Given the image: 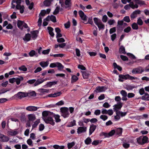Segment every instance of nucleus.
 Returning a JSON list of instances; mask_svg holds the SVG:
<instances>
[{
	"label": "nucleus",
	"mask_w": 149,
	"mask_h": 149,
	"mask_svg": "<svg viewBox=\"0 0 149 149\" xmlns=\"http://www.w3.org/2000/svg\"><path fill=\"white\" fill-rule=\"evenodd\" d=\"M54 116V113H52L49 116L47 117L43 118L42 119L46 123L52 125H54L55 124V122L53 119Z\"/></svg>",
	"instance_id": "nucleus-1"
},
{
	"label": "nucleus",
	"mask_w": 149,
	"mask_h": 149,
	"mask_svg": "<svg viewBox=\"0 0 149 149\" xmlns=\"http://www.w3.org/2000/svg\"><path fill=\"white\" fill-rule=\"evenodd\" d=\"M119 79L118 80L120 82L123 81V80L122 79L126 80L127 79H129L130 80H132L133 79H137L136 77H133L130 76L128 74L123 75L122 74H120L119 75Z\"/></svg>",
	"instance_id": "nucleus-2"
},
{
	"label": "nucleus",
	"mask_w": 149,
	"mask_h": 149,
	"mask_svg": "<svg viewBox=\"0 0 149 149\" xmlns=\"http://www.w3.org/2000/svg\"><path fill=\"white\" fill-rule=\"evenodd\" d=\"M61 112V115L64 118L68 117L69 116L68 112L69 109L67 107H62L60 109Z\"/></svg>",
	"instance_id": "nucleus-3"
},
{
	"label": "nucleus",
	"mask_w": 149,
	"mask_h": 149,
	"mask_svg": "<svg viewBox=\"0 0 149 149\" xmlns=\"http://www.w3.org/2000/svg\"><path fill=\"white\" fill-rule=\"evenodd\" d=\"M144 70L143 68L140 66L133 69L132 73L133 74H141L143 72Z\"/></svg>",
	"instance_id": "nucleus-4"
},
{
	"label": "nucleus",
	"mask_w": 149,
	"mask_h": 149,
	"mask_svg": "<svg viewBox=\"0 0 149 149\" xmlns=\"http://www.w3.org/2000/svg\"><path fill=\"white\" fill-rule=\"evenodd\" d=\"M141 11L137 10L134 11L130 15L131 19L132 20L134 19L137 16V15L141 13Z\"/></svg>",
	"instance_id": "nucleus-5"
},
{
	"label": "nucleus",
	"mask_w": 149,
	"mask_h": 149,
	"mask_svg": "<svg viewBox=\"0 0 149 149\" xmlns=\"http://www.w3.org/2000/svg\"><path fill=\"white\" fill-rule=\"evenodd\" d=\"M122 103L121 102H119L117 104H115L113 107H114L113 108L114 111L116 112V111H119L118 110H119L121 109L122 107Z\"/></svg>",
	"instance_id": "nucleus-6"
},
{
	"label": "nucleus",
	"mask_w": 149,
	"mask_h": 149,
	"mask_svg": "<svg viewBox=\"0 0 149 149\" xmlns=\"http://www.w3.org/2000/svg\"><path fill=\"white\" fill-rule=\"evenodd\" d=\"M47 21H49L51 20L53 22H56V17L54 15H52L51 16H48L45 19Z\"/></svg>",
	"instance_id": "nucleus-7"
},
{
	"label": "nucleus",
	"mask_w": 149,
	"mask_h": 149,
	"mask_svg": "<svg viewBox=\"0 0 149 149\" xmlns=\"http://www.w3.org/2000/svg\"><path fill=\"white\" fill-rule=\"evenodd\" d=\"M107 88L105 87L98 86L96 87L94 91L96 93H97L104 91Z\"/></svg>",
	"instance_id": "nucleus-8"
},
{
	"label": "nucleus",
	"mask_w": 149,
	"mask_h": 149,
	"mask_svg": "<svg viewBox=\"0 0 149 149\" xmlns=\"http://www.w3.org/2000/svg\"><path fill=\"white\" fill-rule=\"evenodd\" d=\"M9 140V138L3 134H0V141L2 142H7Z\"/></svg>",
	"instance_id": "nucleus-9"
},
{
	"label": "nucleus",
	"mask_w": 149,
	"mask_h": 149,
	"mask_svg": "<svg viewBox=\"0 0 149 149\" xmlns=\"http://www.w3.org/2000/svg\"><path fill=\"white\" fill-rule=\"evenodd\" d=\"M17 95L18 97L20 99L23 97L28 96L27 93L21 92H19L17 94Z\"/></svg>",
	"instance_id": "nucleus-10"
},
{
	"label": "nucleus",
	"mask_w": 149,
	"mask_h": 149,
	"mask_svg": "<svg viewBox=\"0 0 149 149\" xmlns=\"http://www.w3.org/2000/svg\"><path fill=\"white\" fill-rule=\"evenodd\" d=\"M79 14L81 19L84 21L87 20V17L84 14V13L83 11H82V10L79 11Z\"/></svg>",
	"instance_id": "nucleus-11"
},
{
	"label": "nucleus",
	"mask_w": 149,
	"mask_h": 149,
	"mask_svg": "<svg viewBox=\"0 0 149 149\" xmlns=\"http://www.w3.org/2000/svg\"><path fill=\"white\" fill-rule=\"evenodd\" d=\"M38 32V30L31 31V38L33 40L37 38Z\"/></svg>",
	"instance_id": "nucleus-12"
},
{
	"label": "nucleus",
	"mask_w": 149,
	"mask_h": 149,
	"mask_svg": "<svg viewBox=\"0 0 149 149\" xmlns=\"http://www.w3.org/2000/svg\"><path fill=\"white\" fill-rule=\"evenodd\" d=\"M123 20L118 21V24L117 27V31L118 32L120 30H122L123 28L121 26L123 24Z\"/></svg>",
	"instance_id": "nucleus-13"
},
{
	"label": "nucleus",
	"mask_w": 149,
	"mask_h": 149,
	"mask_svg": "<svg viewBox=\"0 0 149 149\" xmlns=\"http://www.w3.org/2000/svg\"><path fill=\"white\" fill-rule=\"evenodd\" d=\"M97 127V126L94 124H92L90 125L89 130V134L90 135L95 130Z\"/></svg>",
	"instance_id": "nucleus-14"
},
{
	"label": "nucleus",
	"mask_w": 149,
	"mask_h": 149,
	"mask_svg": "<svg viewBox=\"0 0 149 149\" xmlns=\"http://www.w3.org/2000/svg\"><path fill=\"white\" fill-rule=\"evenodd\" d=\"M86 129L87 128L86 127H79L77 129V132L79 134L83 132H85L86 131Z\"/></svg>",
	"instance_id": "nucleus-15"
},
{
	"label": "nucleus",
	"mask_w": 149,
	"mask_h": 149,
	"mask_svg": "<svg viewBox=\"0 0 149 149\" xmlns=\"http://www.w3.org/2000/svg\"><path fill=\"white\" fill-rule=\"evenodd\" d=\"M38 109L37 107L33 106H29L26 108V109L29 111H36Z\"/></svg>",
	"instance_id": "nucleus-16"
},
{
	"label": "nucleus",
	"mask_w": 149,
	"mask_h": 149,
	"mask_svg": "<svg viewBox=\"0 0 149 149\" xmlns=\"http://www.w3.org/2000/svg\"><path fill=\"white\" fill-rule=\"evenodd\" d=\"M55 31L56 33V37L57 38H58L62 36V35L61 33V30L59 28H55Z\"/></svg>",
	"instance_id": "nucleus-17"
},
{
	"label": "nucleus",
	"mask_w": 149,
	"mask_h": 149,
	"mask_svg": "<svg viewBox=\"0 0 149 149\" xmlns=\"http://www.w3.org/2000/svg\"><path fill=\"white\" fill-rule=\"evenodd\" d=\"M61 94L62 93L59 92L53 94H49L48 96L49 97H55L60 96Z\"/></svg>",
	"instance_id": "nucleus-18"
},
{
	"label": "nucleus",
	"mask_w": 149,
	"mask_h": 149,
	"mask_svg": "<svg viewBox=\"0 0 149 149\" xmlns=\"http://www.w3.org/2000/svg\"><path fill=\"white\" fill-rule=\"evenodd\" d=\"M47 29L48 30V32L49 34L52 37H53L54 34L53 32L54 29L52 27L48 26L47 28Z\"/></svg>",
	"instance_id": "nucleus-19"
},
{
	"label": "nucleus",
	"mask_w": 149,
	"mask_h": 149,
	"mask_svg": "<svg viewBox=\"0 0 149 149\" xmlns=\"http://www.w3.org/2000/svg\"><path fill=\"white\" fill-rule=\"evenodd\" d=\"M50 112H49L48 111H44L42 113V118L47 117L48 116H49L51 115V114L52 113Z\"/></svg>",
	"instance_id": "nucleus-20"
},
{
	"label": "nucleus",
	"mask_w": 149,
	"mask_h": 149,
	"mask_svg": "<svg viewBox=\"0 0 149 149\" xmlns=\"http://www.w3.org/2000/svg\"><path fill=\"white\" fill-rule=\"evenodd\" d=\"M24 23V21H22L20 20H18L17 22V26L21 30H22L23 29V27L22 26V25H23Z\"/></svg>",
	"instance_id": "nucleus-21"
},
{
	"label": "nucleus",
	"mask_w": 149,
	"mask_h": 149,
	"mask_svg": "<svg viewBox=\"0 0 149 149\" xmlns=\"http://www.w3.org/2000/svg\"><path fill=\"white\" fill-rule=\"evenodd\" d=\"M31 36L30 34L29 33L26 34L24 38H23L24 41H28L31 40Z\"/></svg>",
	"instance_id": "nucleus-22"
},
{
	"label": "nucleus",
	"mask_w": 149,
	"mask_h": 149,
	"mask_svg": "<svg viewBox=\"0 0 149 149\" xmlns=\"http://www.w3.org/2000/svg\"><path fill=\"white\" fill-rule=\"evenodd\" d=\"M141 99L144 100L149 101V94L147 93H145V95L142 96Z\"/></svg>",
	"instance_id": "nucleus-23"
},
{
	"label": "nucleus",
	"mask_w": 149,
	"mask_h": 149,
	"mask_svg": "<svg viewBox=\"0 0 149 149\" xmlns=\"http://www.w3.org/2000/svg\"><path fill=\"white\" fill-rule=\"evenodd\" d=\"M28 118L29 120L31 121H33L36 119L35 115L33 114H30L28 116Z\"/></svg>",
	"instance_id": "nucleus-24"
},
{
	"label": "nucleus",
	"mask_w": 149,
	"mask_h": 149,
	"mask_svg": "<svg viewBox=\"0 0 149 149\" xmlns=\"http://www.w3.org/2000/svg\"><path fill=\"white\" fill-rule=\"evenodd\" d=\"M52 0H45L43 2L44 5L46 6H49Z\"/></svg>",
	"instance_id": "nucleus-25"
},
{
	"label": "nucleus",
	"mask_w": 149,
	"mask_h": 149,
	"mask_svg": "<svg viewBox=\"0 0 149 149\" xmlns=\"http://www.w3.org/2000/svg\"><path fill=\"white\" fill-rule=\"evenodd\" d=\"M82 72L83 78L84 79H87L89 74L88 72L86 71H82Z\"/></svg>",
	"instance_id": "nucleus-26"
},
{
	"label": "nucleus",
	"mask_w": 149,
	"mask_h": 149,
	"mask_svg": "<svg viewBox=\"0 0 149 149\" xmlns=\"http://www.w3.org/2000/svg\"><path fill=\"white\" fill-rule=\"evenodd\" d=\"M119 52L120 54H125L126 52H125V47L123 46H121L119 50Z\"/></svg>",
	"instance_id": "nucleus-27"
},
{
	"label": "nucleus",
	"mask_w": 149,
	"mask_h": 149,
	"mask_svg": "<svg viewBox=\"0 0 149 149\" xmlns=\"http://www.w3.org/2000/svg\"><path fill=\"white\" fill-rule=\"evenodd\" d=\"M56 67L58 68V70L61 71L64 68V66L60 63L57 62Z\"/></svg>",
	"instance_id": "nucleus-28"
},
{
	"label": "nucleus",
	"mask_w": 149,
	"mask_h": 149,
	"mask_svg": "<svg viewBox=\"0 0 149 149\" xmlns=\"http://www.w3.org/2000/svg\"><path fill=\"white\" fill-rule=\"evenodd\" d=\"M123 129L121 128H118L116 131V132L117 134L120 136L122 134Z\"/></svg>",
	"instance_id": "nucleus-29"
},
{
	"label": "nucleus",
	"mask_w": 149,
	"mask_h": 149,
	"mask_svg": "<svg viewBox=\"0 0 149 149\" xmlns=\"http://www.w3.org/2000/svg\"><path fill=\"white\" fill-rule=\"evenodd\" d=\"M97 25L99 28V30L102 29H104V25L101 22H99Z\"/></svg>",
	"instance_id": "nucleus-30"
},
{
	"label": "nucleus",
	"mask_w": 149,
	"mask_h": 149,
	"mask_svg": "<svg viewBox=\"0 0 149 149\" xmlns=\"http://www.w3.org/2000/svg\"><path fill=\"white\" fill-rule=\"evenodd\" d=\"M53 117L54 118L56 123L59 122L61 121V119H60V116L58 115H56L54 114Z\"/></svg>",
	"instance_id": "nucleus-31"
},
{
	"label": "nucleus",
	"mask_w": 149,
	"mask_h": 149,
	"mask_svg": "<svg viewBox=\"0 0 149 149\" xmlns=\"http://www.w3.org/2000/svg\"><path fill=\"white\" fill-rule=\"evenodd\" d=\"M91 139L89 137L87 138L84 141L85 143L87 145H89L91 144Z\"/></svg>",
	"instance_id": "nucleus-32"
},
{
	"label": "nucleus",
	"mask_w": 149,
	"mask_h": 149,
	"mask_svg": "<svg viewBox=\"0 0 149 149\" xmlns=\"http://www.w3.org/2000/svg\"><path fill=\"white\" fill-rule=\"evenodd\" d=\"M48 63L47 62H41L40 63V65L42 68H45L48 65Z\"/></svg>",
	"instance_id": "nucleus-33"
},
{
	"label": "nucleus",
	"mask_w": 149,
	"mask_h": 149,
	"mask_svg": "<svg viewBox=\"0 0 149 149\" xmlns=\"http://www.w3.org/2000/svg\"><path fill=\"white\" fill-rule=\"evenodd\" d=\"M113 65L114 68H117L120 71L122 70V68L120 66L117 65L116 63H113Z\"/></svg>",
	"instance_id": "nucleus-34"
},
{
	"label": "nucleus",
	"mask_w": 149,
	"mask_h": 149,
	"mask_svg": "<svg viewBox=\"0 0 149 149\" xmlns=\"http://www.w3.org/2000/svg\"><path fill=\"white\" fill-rule=\"evenodd\" d=\"M23 79H24L23 77H20L19 78H16V80L15 82H16V84L17 85H19L20 83V81H23Z\"/></svg>",
	"instance_id": "nucleus-35"
},
{
	"label": "nucleus",
	"mask_w": 149,
	"mask_h": 149,
	"mask_svg": "<svg viewBox=\"0 0 149 149\" xmlns=\"http://www.w3.org/2000/svg\"><path fill=\"white\" fill-rule=\"evenodd\" d=\"M75 144V142L73 141L71 143H68V149H70L72 148Z\"/></svg>",
	"instance_id": "nucleus-36"
},
{
	"label": "nucleus",
	"mask_w": 149,
	"mask_h": 149,
	"mask_svg": "<svg viewBox=\"0 0 149 149\" xmlns=\"http://www.w3.org/2000/svg\"><path fill=\"white\" fill-rule=\"evenodd\" d=\"M142 142L143 143V145L145 143L148 142V138L146 136H144L143 137H142Z\"/></svg>",
	"instance_id": "nucleus-37"
},
{
	"label": "nucleus",
	"mask_w": 149,
	"mask_h": 149,
	"mask_svg": "<svg viewBox=\"0 0 149 149\" xmlns=\"http://www.w3.org/2000/svg\"><path fill=\"white\" fill-rule=\"evenodd\" d=\"M28 96H35L36 93L34 91H32L29 93H27Z\"/></svg>",
	"instance_id": "nucleus-38"
},
{
	"label": "nucleus",
	"mask_w": 149,
	"mask_h": 149,
	"mask_svg": "<svg viewBox=\"0 0 149 149\" xmlns=\"http://www.w3.org/2000/svg\"><path fill=\"white\" fill-rule=\"evenodd\" d=\"M37 54L36 53L35 51L34 50H32L29 53V55L31 57L33 56L34 55L36 56H38V55H37Z\"/></svg>",
	"instance_id": "nucleus-39"
},
{
	"label": "nucleus",
	"mask_w": 149,
	"mask_h": 149,
	"mask_svg": "<svg viewBox=\"0 0 149 149\" xmlns=\"http://www.w3.org/2000/svg\"><path fill=\"white\" fill-rule=\"evenodd\" d=\"M134 1L136 4L142 5L145 4L144 1L141 0H134Z\"/></svg>",
	"instance_id": "nucleus-40"
},
{
	"label": "nucleus",
	"mask_w": 149,
	"mask_h": 149,
	"mask_svg": "<svg viewBox=\"0 0 149 149\" xmlns=\"http://www.w3.org/2000/svg\"><path fill=\"white\" fill-rule=\"evenodd\" d=\"M65 4L66 5L65 8L69 7L71 5L70 0H66L65 2Z\"/></svg>",
	"instance_id": "nucleus-41"
},
{
	"label": "nucleus",
	"mask_w": 149,
	"mask_h": 149,
	"mask_svg": "<svg viewBox=\"0 0 149 149\" xmlns=\"http://www.w3.org/2000/svg\"><path fill=\"white\" fill-rule=\"evenodd\" d=\"M132 28L134 30H137L139 29V27L137 24L136 23H133L132 25Z\"/></svg>",
	"instance_id": "nucleus-42"
},
{
	"label": "nucleus",
	"mask_w": 149,
	"mask_h": 149,
	"mask_svg": "<svg viewBox=\"0 0 149 149\" xmlns=\"http://www.w3.org/2000/svg\"><path fill=\"white\" fill-rule=\"evenodd\" d=\"M72 79L71 83H72L73 82H76L78 80V78L77 76L75 75H73L72 77Z\"/></svg>",
	"instance_id": "nucleus-43"
},
{
	"label": "nucleus",
	"mask_w": 149,
	"mask_h": 149,
	"mask_svg": "<svg viewBox=\"0 0 149 149\" xmlns=\"http://www.w3.org/2000/svg\"><path fill=\"white\" fill-rule=\"evenodd\" d=\"M142 136H141L137 138V142L139 144L141 145H143V143L142 142Z\"/></svg>",
	"instance_id": "nucleus-44"
},
{
	"label": "nucleus",
	"mask_w": 149,
	"mask_h": 149,
	"mask_svg": "<svg viewBox=\"0 0 149 149\" xmlns=\"http://www.w3.org/2000/svg\"><path fill=\"white\" fill-rule=\"evenodd\" d=\"M19 70L24 72L26 71L27 70V68L24 65H22L19 67Z\"/></svg>",
	"instance_id": "nucleus-45"
},
{
	"label": "nucleus",
	"mask_w": 149,
	"mask_h": 149,
	"mask_svg": "<svg viewBox=\"0 0 149 149\" xmlns=\"http://www.w3.org/2000/svg\"><path fill=\"white\" fill-rule=\"evenodd\" d=\"M137 24L141 26L143 25V22L140 17H139L137 20Z\"/></svg>",
	"instance_id": "nucleus-46"
},
{
	"label": "nucleus",
	"mask_w": 149,
	"mask_h": 149,
	"mask_svg": "<svg viewBox=\"0 0 149 149\" xmlns=\"http://www.w3.org/2000/svg\"><path fill=\"white\" fill-rule=\"evenodd\" d=\"M100 118L103 120L105 121L107 119L108 117L106 115H102L100 116Z\"/></svg>",
	"instance_id": "nucleus-47"
},
{
	"label": "nucleus",
	"mask_w": 149,
	"mask_h": 149,
	"mask_svg": "<svg viewBox=\"0 0 149 149\" xmlns=\"http://www.w3.org/2000/svg\"><path fill=\"white\" fill-rule=\"evenodd\" d=\"M46 14V11L45 10H42L41 11V12L39 14V17L42 16H44Z\"/></svg>",
	"instance_id": "nucleus-48"
},
{
	"label": "nucleus",
	"mask_w": 149,
	"mask_h": 149,
	"mask_svg": "<svg viewBox=\"0 0 149 149\" xmlns=\"http://www.w3.org/2000/svg\"><path fill=\"white\" fill-rule=\"evenodd\" d=\"M116 115L114 116V118L117 120L120 119V115L118 111H116Z\"/></svg>",
	"instance_id": "nucleus-49"
},
{
	"label": "nucleus",
	"mask_w": 149,
	"mask_h": 149,
	"mask_svg": "<svg viewBox=\"0 0 149 149\" xmlns=\"http://www.w3.org/2000/svg\"><path fill=\"white\" fill-rule=\"evenodd\" d=\"M123 20L127 23L129 22H130L129 17L128 16L125 17L123 19Z\"/></svg>",
	"instance_id": "nucleus-50"
},
{
	"label": "nucleus",
	"mask_w": 149,
	"mask_h": 149,
	"mask_svg": "<svg viewBox=\"0 0 149 149\" xmlns=\"http://www.w3.org/2000/svg\"><path fill=\"white\" fill-rule=\"evenodd\" d=\"M60 9V7L59 6H57L56 7L53 13V14L54 15H57L58 13L59 12Z\"/></svg>",
	"instance_id": "nucleus-51"
},
{
	"label": "nucleus",
	"mask_w": 149,
	"mask_h": 149,
	"mask_svg": "<svg viewBox=\"0 0 149 149\" xmlns=\"http://www.w3.org/2000/svg\"><path fill=\"white\" fill-rule=\"evenodd\" d=\"M131 28L130 26H128L126 28H125L124 30V31L125 32L128 33L131 30Z\"/></svg>",
	"instance_id": "nucleus-52"
},
{
	"label": "nucleus",
	"mask_w": 149,
	"mask_h": 149,
	"mask_svg": "<svg viewBox=\"0 0 149 149\" xmlns=\"http://www.w3.org/2000/svg\"><path fill=\"white\" fill-rule=\"evenodd\" d=\"M120 57L121 59L123 61H128V60L127 57L126 56L121 55L120 56Z\"/></svg>",
	"instance_id": "nucleus-53"
},
{
	"label": "nucleus",
	"mask_w": 149,
	"mask_h": 149,
	"mask_svg": "<svg viewBox=\"0 0 149 149\" xmlns=\"http://www.w3.org/2000/svg\"><path fill=\"white\" fill-rule=\"evenodd\" d=\"M118 112L120 114V116L122 117L125 116L127 114V112H123L120 111H119Z\"/></svg>",
	"instance_id": "nucleus-54"
},
{
	"label": "nucleus",
	"mask_w": 149,
	"mask_h": 149,
	"mask_svg": "<svg viewBox=\"0 0 149 149\" xmlns=\"http://www.w3.org/2000/svg\"><path fill=\"white\" fill-rule=\"evenodd\" d=\"M108 19V17L106 15H104L103 16L102 19V21L104 22H107Z\"/></svg>",
	"instance_id": "nucleus-55"
},
{
	"label": "nucleus",
	"mask_w": 149,
	"mask_h": 149,
	"mask_svg": "<svg viewBox=\"0 0 149 149\" xmlns=\"http://www.w3.org/2000/svg\"><path fill=\"white\" fill-rule=\"evenodd\" d=\"M120 93L123 97H127V93L125 90H122L120 91Z\"/></svg>",
	"instance_id": "nucleus-56"
},
{
	"label": "nucleus",
	"mask_w": 149,
	"mask_h": 149,
	"mask_svg": "<svg viewBox=\"0 0 149 149\" xmlns=\"http://www.w3.org/2000/svg\"><path fill=\"white\" fill-rule=\"evenodd\" d=\"M39 122L40 121L38 120L36 121L32 125L33 128H35L36 127Z\"/></svg>",
	"instance_id": "nucleus-57"
},
{
	"label": "nucleus",
	"mask_w": 149,
	"mask_h": 149,
	"mask_svg": "<svg viewBox=\"0 0 149 149\" xmlns=\"http://www.w3.org/2000/svg\"><path fill=\"white\" fill-rule=\"evenodd\" d=\"M18 133L17 131H10L9 132V134L11 136H14L16 135Z\"/></svg>",
	"instance_id": "nucleus-58"
},
{
	"label": "nucleus",
	"mask_w": 149,
	"mask_h": 149,
	"mask_svg": "<svg viewBox=\"0 0 149 149\" xmlns=\"http://www.w3.org/2000/svg\"><path fill=\"white\" fill-rule=\"evenodd\" d=\"M116 132V131L114 130H111L109 133V137L112 136Z\"/></svg>",
	"instance_id": "nucleus-59"
},
{
	"label": "nucleus",
	"mask_w": 149,
	"mask_h": 149,
	"mask_svg": "<svg viewBox=\"0 0 149 149\" xmlns=\"http://www.w3.org/2000/svg\"><path fill=\"white\" fill-rule=\"evenodd\" d=\"M100 136H104L105 137H109L108 133L104 132H102L101 133Z\"/></svg>",
	"instance_id": "nucleus-60"
},
{
	"label": "nucleus",
	"mask_w": 149,
	"mask_h": 149,
	"mask_svg": "<svg viewBox=\"0 0 149 149\" xmlns=\"http://www.w3.org/2000/svg\"><path fill=\"white\" fill-rule=\"evenodd\" d=\"M127 54V56H129L130 57L132 58V59L136 58L135 56L131 53H128Z\"/></svg>",
	"instance_id": "nucleus-61"
},
{
	"label": "nucleus",
	"mask_w": 149,
	"mask_h": 149,
	"mask_svg": "<svg viewBox=\"0 0 149 149\" xmlns=\"http://www.w3.org/2000/svg\"><path fill=\"white\" fill-rule=\"evenodd\" d=\"M101 113V111L99 109L96 110L94 112V114L96 116L99 115Z\"/></svg>",
	"instance_id": "nucleus-62"
},
{
	"label": "nucleus",
	"mask_w": 149,
	"mask_h": 149,
	"mask_svg": "<svg viewBox=\"0 0 149 149\" xmlns=\"http://www.w3.org/2000/svg\"><path fill=\"white\" fill-rule=\"evenodd\" d=\"M116 31V28L115 27L111 28L109 30V33L110 34L115 32Z\"/></svg>",
	"instance_id": "nucleus-63"
},
{
	"label": "nucleus",
	"mask_w": 149,
	"mask_h": 149,
	"mask_svg": "<svg viewBox=\"0 0 149 149\" xmlns=\"http://www.w3.org/2000/svg\"><path fill=\"white\" fill-rule=\"evenodd\" d=\"M45 126L43 124H41L39 125V130L40 131L43 130L44 129Z\"/></svg>",
	"instance_id": "nucleus-64"
}]
</instances>
